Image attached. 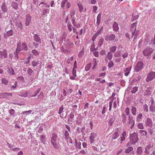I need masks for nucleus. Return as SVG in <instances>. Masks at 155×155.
I'll return each mask as SVG.
<instances>
[{
  "label": "nucleus",
  "instance_id": "f257e3e1",
  "mask_svg": "<svg viewBox=\"0 0 155 155\" xmlns=\"http://www.w3.org/2000/svg\"><path fill=\"white\" fill-rule=\"evenodd\" d=\"M130 143L132 145H134L137 143L139 140L138 135L137 133H134L130 134Z\"/></svg>",
  "mask_w": 155,
  "mask_h": 155
},
{
  "label": "nucleus",
  "instance_id": "f03ea898",
  "mask_svg": "<svg viewBox=\"0 0 155 155\" xmlns=\"http://www.w3.org/2000/svg\"><path fill=\"white\" fill-rule=\"evenodd\" d=\"M57 135L56 134L54 133H52V136L51 138V142L54 147L55 149L58 150L59 147L57 144Z\"/></svg>",
  "mask_w": 155,
  "mask_h": 155
},
{
  "label": "nucleus",
  "instance_id": "7ed1b4c3",
  "mask_svg": "<svg viewBox=\"0 0 155 155\" xmlns=\"http://www.w3.org/2000/svg\"><path fill=\"white\" fill-rule=\"evenodd\" d=\"M115 131L112 134L111 141H113L117 139L119 136L121 131L120 128H117L115 130Z\"/></svg>",
  "mask_w": 155,
  "mask_h": 155
},
{
  "label": "nucleus",
  "instance_id": "20e7f679",
  "mask_svg": "<svg viewBox=\"0 0 155 155\" xmlns=\"http://www.w3.org/2000/svg\"><path fill=\"white\" fill-rule=\"evenodd\" d=\"M155 78V72L150 71L147 75L146 81L149 82L153 80Z\"/></svg>",
  "mask_w": 155,
  "mask_h": 155
},
{
  "label": "nucleus",
  "instance_id": "39448f33",
  "mask_svg": "<svg viewBox=\"0 0 155 155\" xmlns=\"http://www.w3.org/2000/svg\"><path fill=\"white\" fill-rule=\"evenodd\" d=\"M144 64L142 61H139L136 64L134 69L135 71L136 72H138L142 70L144 67Z\"/></svg>",
  "mask_w": 155,
  "mask_h": 155
},
{
  "label": "nucleus",
  "instance_id": "423d86ee",
  "mask_svg": "<svg viewBox=\"0 0 155 155\" xmlns=\"http://www.w3.org/2000/svg\"><path fill=\"white\" fill-rule=\"evenodd\" d=\"M153 49L151 48H147L143 51V53L144 56H148L153 52Z\"/></svg>",
  "mask_w": 155,
  "mask_h": 155
},
{
  "label": "nucleus",
  "instance_id": "0eeeda50",
  "mask_svg": "<svg viewBox=\"0 0 155 155\" xmlns=\"http://www.w3.org/2000/svg\"><path fill=\"white\" fill-rule=\"evenodd\" d=\"M97 136L96 134L92 132L90 134V136L89 137V141L90 142L91 144L93 143L94 141V139Z\"/></svg>",
  "mask_w": 155,
  "mask_h": 155
},
{
  "label": "nucleus",
  "instance_id": "6e6552de",
  "mask_svg": "<svg viewBox=\"0 0 155 155\" xmlns=\"http://www.w3.org/2000/svg\"><path fill=\"white\" fill-rule=\"evenodd\" d=\"M145 123L146 126L151 127L153 126V122L152 120L149 118H147L145 121Z\"/></svg>",
  "mask_w": 155,
  "mask_h": 155
},
{
  "label": "nucleus",
  "instance_id": "1a4fd4ad",
  "mask_svg": "<svg viewBox=\"0 0 155 155\" xmlns=\"http://www.w3.org/2000/svg\"><path fill=\"white\" fill-rule=\"evenodd\" d=\"M25 25L28 26L29 25L31 21V16L29 14H27L25 18Z\"/></svg>",
  "mask_w": 155,
  "mask_h": 155
},
{
  "label": "nucleus",
  "instance_id": "9d476101",
  "mask_svg": "<svg viewBox=\"0 0 155 155\" xmlns=\"http://www.w3.org/2000/svg\"><path fill=\"white\" fill-rule=\"evenodd\" d=\"M1 9L4 13H6L8 11V8L6 4L4 2L3 3L1 6Z\"/></svg>",
  "mask_w": 155,
  "mask_h": 155
},
{
  "label": "nucleus",
  "instance_id": "9b49d317",
  "mask_svg": "<svg viewBox=\"0 0 155 155\" xmlns=\"http://www.w3.org/2000/svg\"><path fill=\"white\" fill-rule=\"evenodd\" d=\"M143 152L142 147H139L137 148L136 155H142Z\"/></svg>",
  "mask_w": 155,
  "mask_h": 155
},
{
  "label": "nucleus",
  "instance_id": "f8f14e48",
  "mask_svg": "<svg viewBox=\"0 0 155 155\" xmlns=\"http://www.w3.org/2000/svg\"><path fill=\"white\" fill-rule=\"evenodd\" d=\"M0 55L4 57L5 58L7 57V53L5 49H4L2 51H0Z\"/></svg>",
  "mask_w": 155,
  "mask_h": 155
},
{
  "label": "nucleus",
  "instance_id": "ddd939ff",
  "mask_svg": "<svg viewBox=\"0 0 155 155\" xmlns=\"http://www.w3.org/2000/svg\"><path fill=\"white\" fill-rule=\"evenodd\" d=\"M101 13L100 12L97 17V27H99V25L101 22Z\"/></svg>",
  "mask_w": 155,
  "mask_h": 155
},
{
  "label": "nucleus",
  "instance_id": "4468645a",
  "mask_svg": "<svg viewBox=\"0 0 155 155\" xmlns=\"http://www.w3.org/2000/svg\"><path fill=\"white\" fill-rule=\"evenodd\" d=\"M33 38H34V40L36 42H40V43H41V41L40 38L37 34H34L33 36Z\"/></svg>",
  "mask_w": 155,
  "mask_h": 155
},
{
  "label": "nucleus",
  "instance_id": "2eb2a0df",
  "mask_svg": "<svg viewBox=\"0 0 155 155\" xmlns=\"http://www.w3.org/2000/svg\"><path fill=\"white\" fill-rule=\"evenodd\" d=\"M20 48L21 50L26 51L28 50V47L25 42H24L21 44Z\"/></svg>",
  "mask_w": 155,
  "mask_h": 155
},
{
  "label": "nucleus",
  "instance_id": "dca6fc26",
  "mask_svg": "<svg viewBox=\"0 0 155 155\" xmlns=\"http://www.w3.org/2000/svg\"><path fill=\"white\" fill-rule=\"evenodd\" d=\"M139 15H138V14L135 13H133L132 14V18L131 19V21H132L137 20L138 18H139Z\"/></svg>",
  "mask_w": 155,
  "mask_h": 155
},
{
  "label": "nucleus",
  "instance_id": "f3484780",
  "mask_svg": "<svg viewBox=\"0 0 155 155\" xmlns=\"http://www.w3.org/2000/svg\"><path fill=\"white\" fill-rule=\"evenodd\" d=\"M103 31V27L102 26L100 29L98 30L97 32L93 35V37L96 38L99 35H100L101 32Z\"/></svg>",
  "mask_w": 155,
  "mask_h": 155
},
{
  "label": "nucleus",
  "instance_id": "a211bd4d",
  "mask_svg": "<svg viewBox=\"0 0 155 155\" xmlns=\"http://www.w3.org/2000/svg\"><path fill=\"white\" fill-rule=\"evenodd\" d=\"M107 58H108V59L110 61L113 57V54L111 52L109 51L107 53V54L106 55V57Z\"/></svg>",
  "mask_w": 155,
  "mask_h": 155
},
{
  "label": "nucleus",
  "instance_id": "6ab92c4d",
  "mask_svg": "<svg viewBox=\"0 0 155 155\" xmlns=\"http://www.w3.org/2000/svg\"><path fill=\"white\" fill-rule=\"evenodd\" d=\"M75 141L76 148L77 149H81V142H78V141L76 139H75Z\"/></svg>",
  "mask_w": 155,
  "mask_h": 155
},
{
  "label": "nucleus",
  "instance_id": "aec40b11",
  "mask_svg": "<svg viewBox=\"0 0 155 155\" xmlns=\"http://www.w3.org/2000/svg\"><path fill=\"white\" fill-rule=\"evenodd\" d=\"M39 6H40L42 7V8H49L50 5H48L46 3L42 2H41L39 5Z\"/></svg>",
  "mask_w": 155,
  "mask_h": 155
},
{
  "label": "nucleus",
  "instance_id": "412c9836",
  "mask_svg": "<svg viewBox=\"0 0 155 155\" xmlns=\"http://www.w3.org/2000/svg\"><path fill=\"white\" fill-rule=\"evenodd\" d=\"M152 147L150 145H147L146 146L145 148L144 152L147 154H149L150 153L149 150Z\"/></svg>",
  "mask_w": 155,
  "mask_h": 155
},
{
  "label": "nucleus",
  "instance_id": "4be33fe9",
  "mask_svg": "<svg viewBox=\"0 0 155 155\" xmlns=\"http://www.w3.org/2000/svg\"><path fill=\"white\" fill-rule=\"evenodd\" d=\"M131 111L132 114L134 116H135L136 114L137 110L136 107L132 106L131 107Z\"/></svg>",
  "mask_w": 155,
  "mask_h": 155
},
{
  "label": "nucleus",
  "instance_id": "5701e85b",
  "mask_svg": "<svg viewBox=\"0 0 155 155\" xmlns=\"http://www.w3.org/2000/svg\"><path fill=\"white\" fill-rule=\"evenodd\" d=\"M115 120V118L114 116H111L108 122V124L110 125H112L113 123Z\"/></svg>",
  "mask_w": 155,
  "mask_h": 155
},
{
  "label": "nucleus",
  "instance_id": "b1692460",
  "mask_svg": "<svg viewBox=\"0 0 155 155\" xmlns=\"http://www.w3.org/2000/svg\"><path fill=\"white\" fill-rule=\"evenodd\" d=\"M132 67H130V68H126L124 70V75L125 76H127L128 75V74L130 73V71L131 70V68Z\"/></svg>",
  "mask_w": 155,
  "mask_h": 155
},
{
  "label": "nucleus",
  "instance_id": "393cba45",
  "mask_svg": "<svg viewBox=\"0 0 155 155\" xmlns=\"http://www.w3.org/2000/svg\"><path fill=\"white\" fill-rule=\"evenodd\" d=\"M115 38V36L113 34H111L107 37L108 40L109 41H112L114 40Z\"/></svg>",
  "mask_w": 155,
  "mask_h": 155
},
{
  "label": "nucleus",
  "instance_id": "a878e982",
  "mask_svg": "<svg viewBox=\"0 0 155 155\" xmlns=\"http://www.w3.org/2000/svg\"><path fill=\"white\" fill-rule=\"evenodd\" d=\"M128 120V121L127 123L128 125H129L130 124H131L132 123H133V124L135 123V121L133 120V118L132 117H130V116H129Z\"/></svg>",
  "mask_w": 155,
  "mask_h": 155
},
{
  "label": "nucleus",
  "instance_id": "bb28decb",
  "mask_svg": "<svg viewBox=\"0 0 155 155\" xmlns=\"http://www.w3.org/2000/svg\"><path fill=\"white\" fill-rule=\"evenodd\" d=\"M8 93L5 92L0 94V98H4L8 97Z\"/></svg>",
  "mask_w": 155,
  "mask_h": 155
},
{
  "label": "nucleus",
  "instance_id": "cd10ccee",
  "mask_svg": "<svg viewBox=\"0 0 155 155\" xmlns=\"http://www.w3.org/2000/svg\"><path fill=\"white\" fill-rule=\"evenodd\" d=\"M113 30L115 31H117L119 29V27L117 24L116 22H114L113 25Z\"/></svg>",
  "mask_w": 155,
  "mask_h": 155
},
{
  "label": "nucleus",
  "instance_id": "c85d7f7f",
  "mask_svg": "<svg viewBox=\"0 0 155 155\" xmlns=\"http://www.w3.org/2000/svg\"><path fill=\"white\" fill-rule=\"evenodd\" d=\"M49 12V9L46 8H44L42 10V12L41 13L42 16L44 15L46 13H48Z\"/></svg>",
  "mask_w": 155,
  "mask_h": 155
},
{
  "label": "nucleus",
  "instance_id": "c756f323",
  "mask_svg": "<svg viewBox=\"0 0 155 155\" xmlns=\"http://www.w3.org/2000/svg\"><path fill=\"white\" fill-rule=\"evenodd\" d=\"M74 117V115L72 113H71L69 117L68 118V121H70L71 122L74 121V120L73 119Z\"/></svg>",
  "mask_w": 155,
  "mask_h": 155
},
{
  "label": "nucleus",
  "instance_id": "7c9ffc66",
  "mask_svg": "<svg viewBox=\"0 0 155 155\" xmlns=\"http://www.w3.org/2000/svg\"><path fill=\"white\" fill-rule=\"evenodd\" d=\"M133 150V148L131 147H128L127 149L125 150V153H128L131 151H132Z\"/></svg>",
  "mask_w": 155,
  "mask_h": 155
},
{
  "label": "nucleus",
  "instance_id": "2f4dec72",
  "mask_svg": "<svg viewBox=\"0 0 155 155\" xmlns=\"http://www.w3.org/2000/svg\"><path fill=\"white\" fill-rule=\"evenodd\" d=\"M117 46H113L111 47L110 48V52H115L116 48H117Z\"/></svg>",
  "mask_w": 155,
  "mask_h": 155
},
{
  "label": "nucleus",
  "instance_id": "473e14b6",
  "mask_svg": "<svg viewBox=\"0 0 155 155\" xmlns=\"http://www.w3.org/2000/svg\"><path fill=\"white\" fill-rule=\"evenodd\" d=\"M12 6L13 8L17 9L18 7V4L16 2H13L12 4Z\"/></svg>",
  "mask_w": 155,
  "mask_h": 155
},
{
  "label": "nucleus",
  "instance_id": "72a5a7b5",
  "mask_svg": "<svg viewBox=\"0 0 155 155\" xmlns=\"http://www.w3.org/2000/svg\"><path fill=\"white\" fill-rule=\"evenodd\" d=\"M40 140L41 141V142L44 143L45 142V136L43 135H42L40 136Z\"/></svg>",
  "mask_w": 155,
  "mask_h": 155
},
{
  "label": "nucleus",
  "instance_id": "f704fd0d",
  "mask_svg": "<svg viewBox=\"0 0 155 155\" xmlns=\"http://www.w3.org/2000/svg\"><path fill=\"white\" fill-rule=\"evenodd\" d=\"M64 135L66 139L68 140L69 138V134L67 130H65Z\"/></svg>",
  "mask_w": 155,
  "mask_h": 155
},
{
  "label": "nucleus",
  "instance_id": "c9c22d12",
  "mask_svg": "<svg viewBox=\"0 0 155 155\" xmlns=\"http://www.w3.org/2000/svg\"><path fill=\"white\" fill-rule=\"evenodd\" d=\"M7 37H9L13 35L14 33V31L12 29H11L10 30L7 31Z\"/></svg>",
  "mask_w": 155,
  "mask_h": 155
},
{
  "label": "nucleus",
  "instance_id": "e433bc0d",
  "mask_svg": "<svg viewBox=\"0 0 155 155\" xmlns=\"http://www.w3.org/2000/svg\"><path fill=\"white\" fill-rule=\"evenodd\" d=\"M138 91V87H134L132 89L131 92L132 94H135Z\"/></svg>",
  "mask_w": 155,
  "mask_h": 155
},
{
  "label": "nucleus",
  "instance_id": "4c0bfd02",
  "mask_svg": "<svg viewBox=\"0 0 155 155\" xmlns=\"http://www.w3.org/2000/svg\"><path fill=\"white\" fill-rule=\"evenodd\" d=\"M32 54L35 56H38L39 54V53L35 49L31 51Z\"/></svg>",
  "mask_w": 155,
  "mask_h": 155
},
{
  "label": "nucleus",
  "instance_id": "58836bf2",
  "mask_svg": "<svg viewBox=\"0 0 155 155\" xmlns=\"http://www.w3.org/2000/svg\"><path fill=\"white\" fill-rule=\"evenodd\" d=\"M104 41V38L102 37H101L98 41V46H101L103 45Z\"/></svg>",
  "mask_w": 155,
  "mask_h": 155
},
{
  "label": "nucleus",
  "instance_id": "ea45409f",
  "mask_svg": "<svg viewBox=\"0 0 155 155\" xmlns=\"http://www.w3.org/2000/svg\"><path fill=\"white\" fill-rule=\"evenodd\" d=\"M143 117V115L142 114L140 113L138 115V116L137 118V121H140L141 120V119Z\"/></svg>",
  "mask_w": 155,
  "mask_h": 155
},
{
  "label": "nucleus",
  "instance_id": "a19ab883",
  "mask_svg": "<svg viewBox=\"0 0 155 155\" xmlns=\"http://www.w3.org/2000/svg\"><path fill=\"white\" fill-rule=\"evenodd\" d=\"M68 30L70 31H71L72 30V25L70 21H68Z\"/></svg>",
  "mask_w": 155,
  "mask_h": 155
},
{
  "label": "nucleus",
  "instance_id": "79ce46f5",
  "mask_svg": "<svg viewBox=\"0 0 155 155\" xmlns=\"http://www.w3.org/2000/svg\"><path fill=\"white\" fill-rule=\"evenodd\" d=\"M2 83L5 85H7L8 83V80L6 78H2Z\"/></svg>",
  "mask_w": 155,
  "mask_h": 155
},
{
  "label": "nucleus",
  "instance_id": "37998d69",
  "mask_svg": "<svg viewBox=\"0 0 155 155\" xmlns=\"http://www.w3.org/2000/svg\"><path fill=\"white\" fill-rule=\"evenodd\" d=\"M121 55L120 52V51H117L114 54V56L115 57H118Z\"/></svg>",
  "mask_w": 155,
  "mask_h": 155
},
{
  "label": "nucleus",
  "instance_id": "c03bdc74",
  "mask_svg": "<svg viewBox=\"0 0 155 155\" xmlns=\"http://www.w3.org/2000/svg\"><path fill=\"white\" fill-rule=\"evenodd\" d=\"M149 108L151 111L153 112L155 111V105H151Z\"/></svg>",
  "mask_w": 155,
  "mask_h": 155
},
{
  "label": "nucleus",
  "instance_id": "a18cd8bd",
  "mask_svg": "<svg viewBox=\"0 0 155 155\" xmlns=\"http://www.w3.org/2000/svg\"><path fill=\"white\" fill-rule=\"evenodd\" d=\"M9 73L10 74L14 75L15 73L14 71V70L12 68H8Z\"/></svg>",
  "mask_w": 155,
  "mask_h": 155
},
{
  "label": "nucleus",
  "instance_id": "49530a36",
  "mask_svg": "<svg viewBox=\"0 0 155 155\" xmlns=\"http://www.w3.org/2000/svg\"><path fill=\"white\" fill-rule=\"evenodd\" d=\"M114 65V63H113V62L112 61L110 60L108 63V66L109 67V68H110L112 67Z\"/></svg>",
  "mask_w": 155,
  "mask_h": 155
},
{
  "label": "nucleus",
  "instance_id": "de8ad7c7",
  "mask_svg": "<svg viewBox=\"0 0 155 155\" xmlns=\"http://www.w3.org/2000/svg\"><path fill=\"white\" fill-rule=\"evenodd\" d=\"M139 132L142 136H146L147 134V132L144 130H141Z\"/></svg>",
  "mask_w": 155,
  "mask_h": 155
},
{
  "label": "nucleus",
  "instance_id": "09e8293b",
  "mask_svg": "<svg viewBox=\"0 0 155 155\" xmlns=\"http://www.w3.org/2000/svg\"><path fill=\"white\" fill-rule=\"evenodd\" d=\"M125 112L126 115H130V109L128 107L126 108L125 110Z\"/></svg>",
  "mask_w": 155,
  "mask_h": 155
},
{
  "label": "nucleus",
  "instance_id": "8fccbe9b",
  "mask_svg": "<svg viewBox=\"0 0 155 155\" xmlns=\"http://www.w3.org/2000/svg\"><path fill=\"white\" fill-rule=\"evenodd\" d=\"M9 113L11 115V116H12L13 117H14L15 116V110L13 109H11L9 110Z\"/></svg>",
  "mask_w": 155,
  "mask_h": 155
},
{
  "label": "nucleus",
  "instance_id": "3c124183",
  "mask_svg": "<svg viewBox=\"0 0 155 155\" xmlns=\"http://www.w3.org/2000/svg\"><path fill=\"white\" fill-rule=\"evenodd\" d=\"M95 46L94 42H93L91 46V48L90 49V51L91 52L93 51H95Z\"/></svg>",
  "mask_w": 155,
  "mask_h": 155
},
{
  "label": "nucleus",
  "instance_id": "603ef678",
  "mask_svg": "<svg viewBox=\"0 0 155 155\" xmlns=\"http://www.w3.org/2000/svg\"><path fill=\"white\" fill-rule=\"evenodd\" d=\"M41 88L38 89L36 91L34 95L31 96V97H35L37 95V94L39 93V92H40V91H41Z\"/></svg>",
  "mask_w": 155,
  "mask_h": 155
},
{
  "label": "nucleus",
  "instance_id": "864d4df0",
  "mask_svg": "<svg viewBox=\"0 0 155 155\" xmlns=\"http://www.w3.org/2000/svg\"><path fill=\"white\" fill-rule=\"evenodd\" d=\"M77 5L79 7V11L80 12L82 11L83 10V8L81 4L80 3H79L77 4Z\"/></svg>",
  "mask_w": 155,
  "mask_h": 155
},
{
  "label": "nucleus",
  "instance_id": "5fc2aeb1",
  "mask_svg": "<svg viewBox=\"0 0 155 155\" xmlns=\"http://www.w3.org/2000/svg\"><path fill=\"white\" fill-rule=\"evenodd\" d=\"M143 107L144 111L146 112H148V109L147 105L146 104H144L143 106Z\"/></svg>",
  "mask_w": 155,
  "mask_h": 155
},
{
  "label": "nucleus",
  "instance_id": "6e6d98bb",
  "mask_svg": "<svg viewBox=\"0 0 155 155\" xmlns=\"http://www.w3.org/2000/svg\"><path fill=\"white\" fill-rule=\"evenodd\" d=\"M67 0H63L62 2L61 3V6L63 8H64L65 7V5Z\"/></svg>",
  "mask_w": 155,
  "mask_h": 155
},
{
  "label": "nucleus",
  "instance_id": "4d7b16f0",
  "mask_svg": "<svg viewBox=\"0 0 155 155\" xmlns=\"http://www.w3.org/2000/svg\"><path fill=\"white\" fill-rule=\"evenodd\" d=\"M137 126L140 129H143L144 128L143 125L142 124L139 123L138 124Z\"/></svg>",
  "mask_w": 155,
  "mask_h": 155
},
{
  "label": "nucleus",
  "instance_id": "13d9d810",
  "mask_svg": "<svg viewBox=\"0 0 155 155\" xmlns=\"http://www.w3.org/2000/svg\"><path fill=\"white\" fill-rule=\"evenodd\" d=\"M39 63L38 62H35V61H33L31 62V64L33 67L36 66Z\"/></svg>",
  "mask_w": 155,
  "mask_h": 155
},
{
  "label": "nucleus",
  "instance_id": "bf43d9fd",
  "mask_svg": "<svg viewBox=\"0 0 155 155\" xmlns=\"http://www.w3.org/2000/svg\"><path fill=\"white\" fill-rule=\"evenodd\" d=\"M122 122L123 123H125L126 121V116L124 115V114H122Z\"/></svg>",
  "mask_w": 155,
  "mask_h": 155
},
{
  "label": "nucleus",
  "instance_id": "052dcab7",
  "mask_svg": "<svg viewBox=\"0 0 155 155\" xmlns=\"http://www.w3.org/2000/svg\"><path fill=\"white\" fill-rule=\"evenodd\" d=\"M27 71L28 74L30 76H31V74L33 72V71L30 68H28Z\"/></svg>",
  "mask_w": 155,
  "mask_h": 155
},
{
  "label": "nucleus",
  "instance_id": "680f3d73",
  "mask_svg": "<svg viewBox=\"0 0 155 155\" xmlns=\"http://www.w3.org/2000/svg\"><path fill=\"white\" fill-rule=\"evenodd\" d=\"M32 111L30 110L28 111H24L22 113L23 114H26V115H28Z\"/></svg>",
  "mask_w": 155,
  "mask_h": 155
},
{
  "label": "nucleus",
  "instance_id": "e2e57ef3",
  "mask_svg": "<svg viewBox=\"0 0 155 155\" xmlns=\"http://www.w3.org/2000/svg\"><path fill=\"white\" fill-rule=\"evenodd\" d=\"M128 54L126 51L124 53V54L122 55V56L124 58H125L128 57Z\"/></svg>",
  "mask_w": 155,
  "mask_h": 155
},
{
  "label": "nucleus",
  "instance_id": "0e129e2a",
  "mask_svg": "<svg viewBox=\"0 0 155 155\" xmlns=\"http://www.w3.org/2000/svg\"><path fill=\"white\" fill-rule=\"evenodd\" d=\"M63 105H62V106L60 107L59 110V111L58 112V114H61L62 112H64V111H63L64 108L62 107Z\"/></svg>",
  "mask_w": 155,
  "mask_h": 155
},
{
  "label": "nucleus",
  "instance_id": "69168bd1",
  "mask_svg": "<svg viewBox=\"0 0 155 155\" xmlns=\"http://www.w3.org/2000/svg\"><path fill=\"white\" fill-rule=\"evenodd\" d=\"M72 24L74 26L77 28H78L80 26V24H77L76 22H74V23H72Z\"/></svg>",
  "mask_w": 155,
  "mask_h": 155
},
{
  "label": "nucleus",
  "instance_id": "338daca9",
  "mask_svg": "<svg viewBox=\"0 0 155 155\" xmlns=\"http://www.w3.org/2000/svg\"><path fill=\"white\" fill-rule=\"evenodd\" d=\"M139 31L138 30L136 32H135V36L134 37V40L137 38V35H139Z\"/></svg>",
  "mask_w": 155,
  "mask_h": 155
},
{
  "label": "nucleus",
  "instance_id": "774afa93",
  "mask_svg": "<svg viewBox=\"0 0 155 155\" xmlns=\"http://www.w3.org/2000/svg\"><path fill=\"white\" fill-rule=\"evenodd\" d=\"M70 15H71V17H74V16L75 14V11L74 10H72L71 12L70 13Z\"/></svg>",
  "mask_w": 155,
  "mask_h": 155
}]
</instances>
